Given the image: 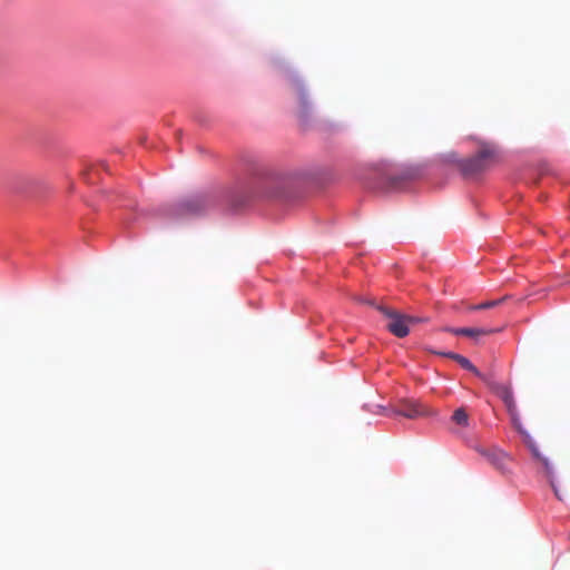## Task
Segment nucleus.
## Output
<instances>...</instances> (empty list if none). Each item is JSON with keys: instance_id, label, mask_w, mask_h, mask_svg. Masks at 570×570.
<instances>
[{"instance_id": "1", "label": "nucleus", "mask_w": 570, "mask_h": 570, "mask_svg": "<svg viewBox=\"0 0 570 570\" xmlns=\"http://www.w3.org/2000/svg\"><path fill=\"white\" fill-rule=\"evenodd\" d=\"M428 351L430 353L441 355L444 357H449V358L456 361V363H459L463 368H465V370L472 372L473 374H475L476 376H479L490 387V390L492 392H494L503 401V403L508 410V413L511 417L513 426L522 435L523 441L530 449L532 455L538 461H540L542 463L546 475L550 481V484L554 491L556 497L559 500H562V497L560 495V492L557 489V487L552 480V466H551L549 460L541 455V453H540L537 444L532 440L531 435L523 429V426L521 424L520 415H519V412L517 409V404H515V401L513 397V392H512L511 387L509 385L498 383V382L491 380L490 377L483 375L465 356H462L454 352H436V351H433L430 348Z\"/></svg>"}, {"instance_id": "2", "label": "nucleus", "mask_w": 570, "mask_h": 570, "mask_svg": "<svg viewBox=\"0 0 570 570\" xmlns=\"http://www.w3.org/2000/svg\"><path fill=\"white\" fill-rule=\"evenodd\" d=\"M207 206L208 202L205 196L193 195L174 204L169 215L176 218L195 216L203 213Z\"/></svg>"}, {"instance_id": "3", "label": "nucleus", "mask_w": 570, "mask_h": 570, "mask_svg": "<svg viewBox=\"0 0 570 570\" xmlns=\"http://www.w3.org/2000/svg\"><path fill=\"white\" fill-rule=\"evenodd\" d=\"M493 160L494 151L489 148H482L475 156L461 160L459 167L464 176H473L485 170Z\"/></svg>"}, {"instance_id": "4", "label": "nucleus", "mask_w": 570, "mask_h": 570, "mask_svg": "<svg viewBox=\"0 0 570 570\" xmlns=\"http://www.w3.org/2000/svg\"><path fill=\"white\" fill-rule=\"evenodd\" d=\"M375 307L389 320L386 327L393 335L400 338L409 335L410 328L407 326L406 315L385 305H376Z\"/></svg>"}, {"instance_id": "5", "label": "nucleus", "mask_w": 570, "mask_h": 570, "mask_svg": "<svg viewBox=\"0 0 570 570\" xmlns=\"http://www.w3.org/2000/svg\"><path fill=\"white\" fill-rule=\"evenodd\" d=\"M289 87L297 105L296 115L302 120H306L311 116L313 108L304 83L297 78H292L289 79Z\"/></svg>"}, {"instance_id": "6", "label": "nucleus", "mask_w": 570, "mask_h": 570, "mask_svg": "<svg viewBox=\"0 0 570 570\" xmlns=\"http://www.w3.org/2000/svg\"><path fill=\"white\" fill-rule=\"evenodd\" d=\"M395 413L411 420L435 414L432 409L415 400L402 401L399 407L395 410Z\"/></svg>"}, {"instance_id": "7", "label": "nucleus", "mask_w": 570, "mask_h": 570, "mask_svg": "<svg viewBox=\"0 0 570 570\" xmlns=\"http://www.w3.org/2000/svg\"><path fill=\"white\" fill-rule=\"evenodd\" d=\"M448 331L455 335H463V336L471 337L473 340H478L481 336L497 333L500 330L483 328V327H460V328H450Z\"/></svg>"}, {"instance_id": "8", "label": "nucleus", "mask_w": 570, "mask_h": 570, "mask_svg": "<svg viewBox=\"0 0 570 570\" xmlns=\"http://www.w3.org/2000/svg\"><path fill=\"white\" fill-rule=\"evenodd\" d=\"M39 184L40 181L37 178L28 175H21L16 177L11 188L16 193H27L37 187Z\"/></svg>"}, {"instance_id": "9", "label": "nucleus", "mask_w": 570, "mask_h": 570, "mask_svg": "<svg viewBox=\"0 0 570 570\" xmlns=\"http://www.w3.org/2000/svg\"><path fill=\"white\" fill-rule=\"evenodd\" d=\"M482 454L498 469L504 468L505 454L498 451H483Z\"/></svg>"}, {"instance_id": "10", "label": "nucleus", "mask_w": 570, "mask_h": 570, "mask_svg": "<svg viewBox=\"0 0 570 570\" xmlns=\"http://www.w3.org/2000/svg\"><path fill=\"white\" fill-rule=\"evenodd\" d=\"M452 421L458 425L468 426L469 425V415L463 407H460L454 411V413L452 415Z\"/></svg>"}, {"instance_id": "11", "label": "nucleus", "mask_w": 570, "mask_h": 570, "mask_svg": "<svg viewBox=\"0 0 570 570\" xmlns=\"http://www.w3.org/2000/svg\"><path fill=\"white\" fill-rule=\"evenodd\" d=\"M505 299H507V296L499 298V299L488 301L485 303H481V304L471 306L470 309L471 311H480V309L497 307V306L501 305Z\"/></svg>"}, {"instance_id": "12", "label": "nucleus", "mask_w": 570, "mask_h": 570, "mask_svg": "<svg viewBox=\"0 0 570 570\" xmlns=\"http://www.w3.org/2000/svg\"><path fill=\"white\" fill-rule=\"evenodd\" d=\"M406 322H407V326L410 327L411 325H414L417 323H426V322H429V318L406 315Z\"/></svg>"}, {"instance_id": "13", "label": "nucleus", "mask_w": 570, "mask_h": 570, "mask_svg": "<svg viewBox=\"0 0 570 570\" xmlns=\"http://www.w3.org/2000/svg\"><path fill=\"white\" fill-rule=\"evenodd\" d=\"M267 195L271 197H278V196H281V193L279 191H268Z\"/></svg>"}]
</instances>
